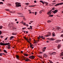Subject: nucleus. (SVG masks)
<instances>
[{"label":"nucleus","instance_id":"nucleus-1","mask_svg":"<svg viewBox=\"0 0 63 63\" xmlns=\"http://www.w3.org/2000/svg\"><path fill=\"white\" fill-rule=\"evenodd\" d=\"M10 45V43H3L2 42L0 43V45L1 46H7V45Z\"/></svg>","mask_w":63,"mask_h":63},{"label":"nucleus","instance_id":"nucleus-2","mask_svg":"<svg viewBox=\"0 0 63 63\" xmlns=\"http://www.w3.org/2000/svg\"><path fill=\"white\" fill-rule=\"evenodd\" d=\"M21 4L20 3L16 2L15 3V4L16 5V7H21V4Z\"/></svg>","mask_w":63,"mask_h":63},{"label":"nucleus","instance_id":"nucleus-3","mask_svg":"<svg viewBox=\"0 0 63 63\" xmlns=\"http://www.w3.org/2000/svg\"><path fill=\"white\" fill-rule=\"evenodd\" d=\"M35 56H34L32 55V56H30L29 57V58H30L32 59H34L35 58Z\"/></svg>","mask_w":63,"mask_h":63},{"label":"nucleus","instance_id":"nucleus-4","mask_svg":"<svg viewBox=\"0 0 63 63\" xmlns=\"http://www.w3.org/2000/svg\"><path fill=\"white\" fill-rule=\"evenodd\" d=\"M63 2L60 3H58V4H57L55 5V6L56 7V6H59V5H63Z\"/></svg>","mask_w":63,"mask_h":63},{"label":"nucleus","instance_id":"nucleus-5","mask_svg":"<svg viewBox=\"0 0 63 63\" xmlns=\"http://www.w3.org/2000/svg\"><path fill=\"white\" fill-rule=\"evenodd\" d=\"M50 35H51V33H50V32H48V34L46 35V37H48V36H50Z\"/></svg>","mask_w":63,"mask_h":63},{"label":"nucleus","instance_id":"nucleus-6","mask_svg":"<svg viewBox=\"0 0 63 63\" xmlns=\"http://www.w3.org/2000/svg\"><path fill=\"white\" fill-rule=\"evenodd\" d=\"M58 11V10L57 9L55 10L53 12V14H56V13H57Z\"/></svg>","mask_w":63,"mask_h":63},{"label":"nucleus","instance_id":"nucleus-7","mask_svg":"<svg viewBox=\"0 0 63 63\" xmlns=\"http://www.w3.org/2000/svg\"><path fill=\"white\" fill-rule=\"evenodd\" d=\"M47 15H48V16H49V15H51V12H50L49 11L47 12Z\"/></svg>","mask_w":63,"mask_h":63},{"label":"nucleus","instance_id":"nucleus-8","mask_svg":"<svg viewBox=\"0 0 63 63\" xmlns=\"http://www.w3.org/2000/svg\"><path fill=\"white\" fill-rule=\"evenodd\" d=\"M61 40H57L56 41V43H58V42H61Z\"/></svg>","mask_w":63,"mask_h":63},{"label":"nucleus","instance_id":"nucleus-9","mask_svg":"<svg viewBox=\"0 0 63 63\" xmlns=\"http://www.w3.org/2000/svg\"><path fill=\"white\" fill-rule=\"evenodd\" d=\"M46 48H47V47H45L44 48H43L42 49L43 51H45V50H46Z\"/></svg>","mask_w":63,"mask_h":63},{"label":"nucleus","instance_id":"nucleus-10","mask_svg":"<svg viewBox=\"0 0 63 63\" xmlns=\"http://www.w3.org/2000/svg\"><path fill=\"white\" fill-rule=\"evenodd\" d=\"M61 47V45H58V49H59L60 47Z\"/></svg>","mask_w":63,"mask_h":63},{"label":"nucleus","instance_id":"nucleus-11","mask_svg":"<svg viewBox=\"0 0 63 63\" xmlns=\"http://www.w3.org/2000/svg\"><path fill=\"white\" fill-rule=\"evenodd\" d=\"M52 35L53 37H54V36H55V33L53 32L52 33Z\"/></svg>","mask_w":63,"mask_h":63},{"label":"nucleus","instance_id":"nucleus-12","mask_svg":"<svg viewBox=\"0 0 63 63\" xmlns=\"http://www.w3.org/2000/svg\"><path fill=\"white\" fill-rule=\"evenodd\" d=\"M49 40L50 41H53V40H54V39L52 38H51V39H49Z\"/></svg>","mask_w":63,"mask_h":63},{"label":"nucleus","instance_id":"nucleus-13","mask_svg":"<svg viewBox=\"0 0 63 63\" xmlns=\"http://www.w3.org/2000/svg\"><path fill=\"white\" fill-rule=\"evenodd\" d=\"M41 36L39 35V37H38L37 38L38 39V42H39V39L40 38H41Z\"/></svg>","mask_w":63,"mask_h":63},{"label":"nucleus","instance_id":"nucleus-14","mask_svg":"<svg viewBox=\"0 0 63 63\" xmlns=\"http://www.w3.org/2000/svg\"><path fill=\"white\" fill-rule=\"evenodd\" d=\"M12 35H16V33L13 32L12 33Z\"/></svg>","mask_w":63,"mask_h":63},{"label":"nucleus","instance_id":"nucleus-15","mask_svg":"<svg viewBox=\"0 0 63 63\" xmlns=\"http://www.w3.org/2000/svg\"><path fill=\"white\" fill-rule=\"evenodd\" d=\"M43 56H44L45 58H46V57H47V56L46 54H44V55Z\"/></svg>","mask_w":63,"mask_h":63},{"label":"nucleus","instance_id":"nucleus-16","mask_svg":"<svg viewBox=\"0 0 63 63\" xmlns=\"http://www.w3.org/2000/svg\"><path fill=\"white\" fill-rule=\"evenodd\" d=\"M55 53H56L55 52H52V53H51V55H54V54H55Z\"/></svg>","mask_w":63,"mask_h":63},{"label":"nucleus","instance_id":"nucleus-17","mask_svg":"<svg viewBox=\"0 0 63 63\" xmlns=\"http://www.w3.org/2000/svg\"><path fill=\"white\" fill-rule=\"evenodd\" d=\"M14 38V36H12L10 38V40H12V39H13V38Z\"/></svg>","mask_w":63,"mask_h":63},{"label":"nucleus","instance_id":"nucleus-18","mask_svg":"<svg viewBox=\"0 0 63 63\" xmlns=\"http://www.w3.org/2000/svg\"><path fill=\"white\" fill-rule=\"evenodd\" d=\"M57 30H59L58 29H60L61 28L60 27H57Z\"/></svg>","mask_w":63,"mask_h":63},{"label":"nucleus","instance_id":"nucleus-19","mask_svg":"<svg viewBox=\"0 0 63 63\" xmlns=\"http://www.w3.org/2000/svg\"><path fill=\"white\" fill-rule=\"evenodd\" d=\"M42 12H43V10H40V11L39 12V13L40 14H42Z\"/></svg>","mask_w":63,"mask_h":63},{"label":"nucleus","instance_id":"nucleus-20","mask_svg":"<svg viewBox=\"0 0 63 63\" xmlns=\"http://www.w3.org/2000/svg\"><path fill=\"white\" fill-rule=\"evenodd\" d=\"M23 38L26 40H28V39H27V38H26V37H24Z\"/></svg>","mask_w":63,"mask_h":63},{"label":"nucleus","instance_id":"nucleus-21","mask_svg":"<svg viewBox=\"0 0 63 63\" xmlns=\"http://www.w3.org/2000/svg\"><path fill=\"white\" fill-rule=\"evenodd\" d=\"M40 2H41V3H42L43 4H45V3H44V2H43V1L42 0H40Z\"/></svg>","mask_w":63,"mask_h":63},{"label":"nucleus","instance_id":"nucleus-22","mask_svg":"<svg viewBox=\"0 0 63 63\" xmlns=\"http://www.w3.org/2000/svg\"><path fill=\"white\" fill-rule=\"evenodd\" d=\"M35 5H30L29 6V7H35Z\"/></svg>","mask_w":63,"mask_h":63},{"label":"nucleus","instance_id":"nucleus-23","mask_svg":"<svg viewBox=\"0 0 63 63\" xmlns=\"http://www.w3.org/2000/svg\"><path fill=\"white\" fill-rule=\"evenodd\" d=\"M49 17H52V16H53V15H49Z\"/></svg>","mask_w":63,"mask_h":63},{"label":"nucleus","instance_id":"nucleus-24","mask_svg":"<svg viewBox=\"0 0 63 63\" xmlns=\"http://www.w3.org/2000/svg\"><path fill=\"white\" fill-rule=\"evenodd\" d=\"M30 47H32V46H33V45H32V44L31 43L30 44Z\"/></svg>","mask_w":63,"mask_h":63},{"label":"nucleus","instance_id":"nucleus-25","mask_svg":"<svg viewBox=\"0 0 63 63\" xmlns=\"http://www.w3.org/2000/svg\"><path fill=\"white\" fill-rule=\"evenodd\" d=\"M29 59H26L25 60V61L26 62H27V61H29Z\"/></svg>","mask_w":63,"mask_h":63},{"label":"nucleus","instance_id":"nucleus-26","mask_svg":"<svg viewBox=\"0 0 63 63\" xmlns=\"http://www.w3.org/2000/svg\"><path fill=\"white\" fill-rule=\"evenodd\" d=\"M24 55L25 56H28V55L27 54H24Z\"/></svg>","mask_w":63,"mask_h":63},{"label":"nucleus","instance_id":"nucleus-27","mask_svg":"<svg viewBox=\"0 0 63 63\" xmlns=\"http://www.w3.org/2000/svg\"><path fill=\"white\" fill-rule=\"evenodd\" d=\"M16 57L17 58H19V56L17 55H16Z\"/></svg>","mask_w":63,"mask_h":63},{"label":"nucleus","instance_id":"nucleus-28","mask_svg":"<svg viewBox=\"0 0 63 63\" xmlns=\"http://www.w3.org/2000/svg\"><path fill=\"white\" fill-rule=\"evenodd\" d=\"M3 51L4 52L6 53H7V51L5 50H3Z\"/></svg>","mask_w":63,"mask_h":63},{"label":"nucleus","instance_id":"nucleus-29","mask_svg":"<svg viewBox=\"0 0 63 63\" xmlns=\"http://www.w3.org/2000/svg\"><path fill=\"white\" fill-rule=\"evenodd\" d=\"M63 52H62V53H61V56H63Z\"/></svg>","mask_w":63,"mask_h":63},{"label":"nucleus","instance_id":"nucleus-30","mask_svg":"<svg viewBox=\"0 0 63 63\" xmlns=\"http://www.w3.org/2000/svg\"><path fill=\"white\" fill-rule=\"evenodd\" d=\"M48 23H49L50 22H51V21L50 20H48L47 21Z\"/></svg>","mask_w":63,"mask_h":63},{"label":"nucleus","instance_id":"nucleus-31","mask_svg":"<svg viewBox=\"0 0 63 63\" xmlns=\"http://www.w3.org/2000/svg\"><path fill=\"white\" fill-rule=\"evenodd\" d=\"M38 57H40V58H41L42 57L41 56H38Z\"/></svg>","mask_w":63,"mask_h":63},{"label":"nucleus","instance_id":"nucleus-32","mask_svg":"<svg viewBox=\"0 0 63 63\" xmlns=\"http://www.w3.org/2000/svg\"><path fill=\"white\" fill-rule=\"evenodd\" d=\"M1 4H3L4 3H3V2H0V5H1Z\"/></svg>","mask_w":63,"mask_h":63},{"label":"nucleus","instance_id":"nucleus-33","mask_svg":"<svg viewBox=\"0 0 63 63\" xmlns=\"http://www.w3.org/2000/svg\"><path fill=\"white\" fill-rule=\"evenodd\" d=\"M3 27L2 26H0V29H2V28Z\"/></svg>","mask_w":63,"mask_h":63},{"label":"nucleus","instance_id":"nucleus-34","mask_svg":"<svg viewBox=\"0 0 63 63\" xmlns=\"http://www.w3.org/2000/svg\"><path fill=\"white\" fill-rule=\"evenodd\" d=\"M8 49H10L11 48V47H10V45H9L8 46Z\"/></svg>","mask_w":63,"mask_h":63},{"label":"nucleus","instance_id":"nucleus-35","mask_svg":"<svg viewBox=\"0 0 63 63\" xmlns=\"http://www.w3.org/2000/svg\"><path fill=\"white\" fill-rule=\"evenodd\" d=\"M34 14H35V16H36V15H37V12H35L34 13Z\"/></svg>","mask_w":63,"mask_h":63},{"label":"nucleus","instance_id":"nucleus-36","mask_svg":"<svg viewBox=\"0 0 63 63\" xmlns=\"http://www.w3.org/2000/svg\"><path fill=\"white\" fill-rule=\"evenodd\" d=\"M20 23L22 24H23V21H22L20 22Z\"/></svg>","mask_w":63,"mask_h":63},{"label":"nucleus","instance_id":"nucleus-37","mask_svg":"<svg viewBox=\"0 0 63 63\" xmlns=\"http://www.w3.org/2000/svg\"><path fill=\"white\" fill-rule=\"evenodd\" d=\"M30 28H30V29H32V26H30Z\"/></svg>","mask_w":63,"mask_h":63},{"label":"nucleus","instance_id":"nucleus-38","mask_svg":"<svg viewBox=\"0 0 63 63\" xmlns=\"http://www.w3.org/2000/svg\"><path fill=\"white\" fill-rule=\"evenodd\" d=\"M29 3H26L25 4V5H29Z\"/></svg>","mask_w":63,"mask_h":63},{"label":"nucleus","instance_id":"nucleus-39","mask_svg":"<svg viewBox=\"0 0 63 63\" xmlns=\"http://www.w3.org/2000/svg\"><path fill=\"white\" fill-rule=\"evenodd\" d=\"M26 28H22V30H24V29H26Z\"/></svg>","mask_w":63,"mask_h":63},{"label":"nucleus","instance_id":"nucleus-40","mask_svg":"<svg viewBox=\"0 0 63 63\" xmlns=\"http://www.w3.org/2000/svg\"><path fill=\"white\" fill-rule=\"evenodd\" d=\"M0 56H2V53H0Z\"/></svg>","mask_w":63,"mask_h":63},{"label":"nucleus","instance_id":"nucleus-41","mask_svg":"<svg viewBox=\"0 0 63 63\" xmlns=\"http://www.w3.org/2000/svg\"><path fill=\"white\" fill-rule=\"evenodd\" d=\"M2 34V32L1 31H0V35H1Z\"/></svg>","mask_w":63,"mask_h":63},{"label":"nucleus","instance_id":"nucleus-42","mask_svg":"<svg viewBox=\"0 0 63 63\" xmlns=\"http://www.w3.org/2000/svg\"><path fill=\"white\" fill-rule=\"evenodd\" d=\"M23 25H26V23L25 22H24L23 23Z\"/></svg>","mask_w":63,"mask_h":63},{"label":"nucleus","instance_id":"nucleus-43","mask_svg":"<svg viewBox=\"0 0 63 63\" xmlns=\"http://www.w3.org/2000/svg\"><path fill=\"white\" fill-rule=\"evenodd\" d=\"M8 39V37H6V38H5V39L4 40L5 41H6Z\"/></svg>","mask_w":63,"mask_h":63},{"label":"nucleus","instance_id":"nucleus-44","mask_svg":"<svg viewBox=\"0 0 63 63\" xmlns=\"http://www.w3.org/2000/svg\"><path fill=\"white\" fill-rule=\"evenodd\" d=\"M27 41L28 42V43H29L30 44H31V42H29V41H28V40H27Z\"/></svg>","mask_w":63,"mask_h":63},{"label":"nucleus","instance_id":"nucleus-45","mask_svg":"<svg viewBox=\"0 0 63 63\" xmlns=\"http://www.w3.org/2000/svg\"><path fill=\"white\" fill-rule=\"evenodd\" d=\"M27 41L28 42V43H29L30 44H31V42H29V41H28V40H27Z\"/></svg>","mask_w":63,"mask_h":63},{"label":"nucleus","instance_id":"nucleus-46","mask_svg":"<svg viewBox=\"0 0 63 63\" xmlns=\"http://www.w3.org/2000/svg\"><path fill=\"white\" fill-rule=\"evenodd\" d=\"M29 13L30 14H31V10H29Z\"/></svg>","mask_w":63,"mask_h":63},{"label":"nucleus","instance_id":"nucleus-47","mask_svg":"<svg viewBox=\"0 0 63 63\" xmlns=\"http://www.w3.org/2000/svg\"><path fill=\"white\" fill-rule=\"evenodd\" d=\"M52 10H55V9L54 7H53L52 9Z\"/></svg>","mask_w":63,"mask_h":63},{"label":"nucleus","instance_id":"nucleus-48","mask_svg":"<svg viewBox=\"0 0 63 63\" xmlns=\"http://www.w3.org/2000/svg\"><path fill=\"white\" fill-rule=\"evenodd\" d=\"M23 19L24 20H26V19L25 18V17H24Z\"/></svg>","mask_w":63,"mask_h":63},{"label":"nucleus","instance_id":"nucleus-49","mask_svg":"<svg viewBox=\"0 0 63 63\" xmlns=\"http://www.w3.org/2000/svg\"><path fill=\"white\" fill-rule=\"evenodd\" d=\"M16 13V11H13V14H14V13Z\"/></svg>","mask_w":63,"mask_h":63},{"label":"nucleus","instance_id":"nucleus-50","mask_svg":"<svg viewBox=\"0 0 63 63\" xmlns=\"http://www.w3.org/2000/svg\"><path fill=\"white\" fill-rule=\"evenodd\" d=\"M5 10H6V11H10L9 9H6Z\"/></svg>","mask_w":63,"mask_h":63},{"label":"nucleus","instance_id":"nucleus-51","mask_svg":"<svg viewBox=\"0 0 63 63\" xmlns=\"http://www.w3.org/2000/svg\"><path fill=\"white\" fill-rule=\"evenodd\" d=\"M17 29V28L15 27H14L13 28V29Z\"/></svg>","mask_w":63,"mask_h":63},{"label":"nucleus","instance_id":"nucleus-52","mask_svg":"<svg viewBox=\"0 0 63 63\" xmlns=\"http://www.w3.org/2000/svg\"><path fill=\"white\" fill-rule=\"evenodd\" d=\"M61 37H63V34L62 35H61Z\"/></svg>","mask_w":63,"mask_h":63},{"label":"nucleus","instance_id":"nucleus-53","mask_svg":"<svg viewBox=\"0 0 63 63\" xmlns=\"http://www.w3.org/2000/svg\"><path fill=\"white\" fill-rule=\"evenodd\" d=\"M26 26L27 27H28L29 26V25H28V24H26Z\"/></svg>","mask_w":63,"mask_h":63},{"label":"nucleus","instance_id":"nucleus-54","mask_svg":"<svg viewBox=\"0 0 63 63\" xmlns=\"http://www.w3.org/2000/svg\"><path fill=\"white\" fill-rule=\"evenodd\" d=\"M55 4H56V3H52V4H53L54 5H55Z\"/></svg>","mask_w":63,"mask_h":63},{"label":"nucleus","instance_id":"nucleus-55","mask_svg":"<svg viewBox=\"0 0 63 63\" xmlns=\"http://www.w3.org/2000/svg\"><path fill=\"white\" fill-rule=\"evenodd\" d=\"M50 63H53L51 61H50Z\"/></svg>","mask_w":63,"mask_h":63},{"label":"nucleus","instance_id":"nucleus-56","mask_svg":"<svg viewBox=\"0 0 63 63\" xmlns=\"http://www.w3.org/2000/svg\"><path fill=\"white\" fill-rule=\"evenodd\" d=\"M37 43V42L36 41H35V42H34V43Z\"/></svg>","mask_w":63,"mask_h":63},{"label":"nucleus","instance_id":"nucleus-57","mask_svg":"<svg viewBox=\"0 0 63 63\" xmlns=\"http://www.w3.org/2000/svg\"><path fill=\"white\" fill-rule=\"evenodd\" d=\"M45 3L46 4H48V3L47 2H45Z\"/></svg>","mask_w":63,"mask_h":63},{"label":"nucleus","instance_id":"nucleus-58","mask_svg":"<svg viewBox=\"0 0 63 63\" xmlns=\"http://www.w3.org/2000/svg\"><path fill=\"white\" fill-rule=\"evenodd\" d=\"M30 22H31V23H32V22H33V21H30Z\"/></svg>","mask_w":63,"mask_h":63},{"label":"nucleus","instance_id":"nucleus-59","mask_svg":"<svg viewBox=\"0 0 63 63\" xmlns=\"http://www.w3.org/2000/svg\"><path fill=\"white\" fill-rule=\"evenodd\" d=\"M9 6H12V5L11 4H9Z\"/></svg>","mask_w":63,"mask_h":63},{"label":"nucleus","instance_id":"nucleus-60","mask_svg":"<svg viewBox=\"0 0 63 63\" xmlns=\"http://www.w3.org/2000/svg\"><path fill=\"white\" fill-rule=\"evenodd\" d=\"M52 11V10H50V11H49V12L50 13H51V12Z\"/></svg>","mask_w":63,"mask_h":63},{"label":"nucleus","instance_id":"nucleus-61","mask_svg":"<svg viewBox=\"0 0 63 63\" xmlns=\"http://www.w3.org/2000/svg\"><path fill=\"white\" fill-rule=\"evenodd\" d=\"M43 37H44L43 36H41V38H43Z\"/></svg>","mask_w":63,"mask_h":63},{"label":"nucleus","instance_id":"nucleus-62","mask_svg":"<svg viewBox=\"0 0 63 63\" xmlns=\"http://www.w3.org/2000/svg\"><path fill=\"white\" fill-rule=\"evenodd\" d=\"M29 30H30L31 29H30V28H27Z\"/></svg>","mask_w":63,"mask_h":63},{"label":"nucleus","instance_id":"nucleus-63","mask_svg":"<svg viewBox=\"0 0 63 63\" xmlns=\"http://www.w3.org/2000/svg\"><path fill=\"white\" fill-rule=\"evenodd\" d=\"M56 2V0H54L53 1V2Z\"/></svg>","mask_w":63,"mask_h":63},{"label":"nucleus","instance_id":"nucleus-64","mask_svg":"<svg viewBox=\"0 0 63 63\" xmlns=\"http://www.w3.org/2000/svg\"><path fill=\"white\" fill-rule=\"evenodd\" d=\"M34 3H36V1L35 0V1H34Z\"/></svg>","mask_w":63,"mask_h":63}]
</instances>
